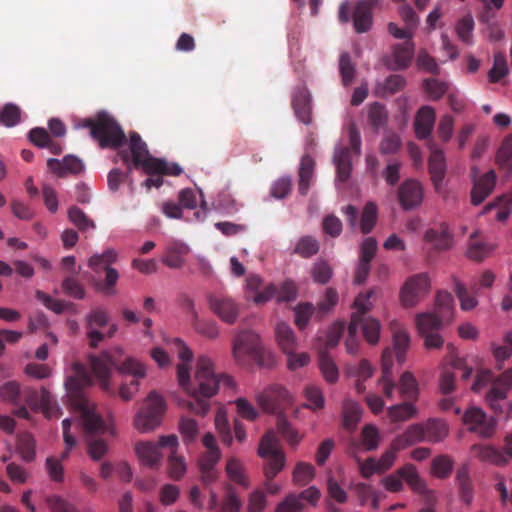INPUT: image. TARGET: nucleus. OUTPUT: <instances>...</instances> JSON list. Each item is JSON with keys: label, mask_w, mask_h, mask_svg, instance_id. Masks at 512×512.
Here are the masks:
<instances>
[{"label": "nucleus", "mask_w": 512, "mask_h": 512, "mask_svg": "<svg viewBox=\"0 0 512 512\" xmlns=\"http://www.w3.org/2000/svg\"><path fill=\"white\" fill-rule=\"evenodd\" d=\"M172 344L182 361L177 365L179 385L193 399L183 400L180 405L196 415L205 416L210 410V399L217 394L220 385L230 387L233 380L226 374L215 373L212 360L206 355H201L197 359L194 379L191 381L189 363L193 358L192 351L180 338H174Z\"/></svg>", "instance_id": "1"}, {"label": "nucleus", "mask_w": 512, "mask_h": 512, "mask_svg": "<svg viewBox=\"0 0 512 512\" xmlns=\"http://www.w3.org/2000/svg\"><path fill=\"white\" fill-rule=\"evenodd\" d=\"M72 371L73 374L65 380L67 396L72 408L79 413L88 455L94 461H99L108 451L107 443L99 437L106 433L113 434V432L97 413L96 405L84 393V389L93 383L92 375L87 367L80 362H75L72 365Z\"/></svg>", "instance_id": "2"}, {"label": "nucleus", "mask_w": 512, "mask_h": 512, "mask_svg": "<svg viewBox=\"0 0 512 512\" xmlns=\"http://www.w3.org/2000/svg\"><path fill=\"white\" fill-rule=\"evenodd\" d=\"M124 352L122 348L116 347L110 352H103L99 356H91L90 364L94 375L98 378L101 388L109 392V378L111 368L117 369L123 374L133 376L129 383H123L119 389V396L124 401H129L138 392L139 379L146 376V370L143 364L131 357L122 360Z\"/></svg>", "instance_id": "3"}, {"label": "nucleus", "mask_w": 512, "mask_h": 512, "mask_svg": "<svg viewBox=\"0 0 512 512\" xmlns=\"http://www.w3.org/2000/svg\"><path fill=\"white\" fill-rule=\"evenodd\" d=\"M393 333V348L387 347L382 353V375L379 379V385L386 398L392 399L396 384L392 379L393 354L399 363L405 361V355L410 345L408 333L400 327L397 322L391 323Z\"/></svg>", "instance_id": "4"}, {"label": "nucleus", "mask_w": 512, "mask_h": 512, "mask_svg": "<svg viewBox=\"0 0 512 512\" xmlns=\"http://www.w3.org/2000/svg\"><path fill=\"white\" fill-rule=\"evenodd\" d=\"M488 384L492 386L487 392L485 400L493 411L500 413L502 412L500 402L507 398L508 391L512 388V368L505 370L497 377L490 370H480L476 375L472 390L479 392Z\"/></svg>", "instance_id": "5"}, {"label": "nucleus", "mask_w": 512, "mask_h": 512, "mask_svg": "<svg viewBox=\"0 0 512 512\" xmlns=\"http://www.w3.org/2000/svg\"><path fill=\"white\" fill-rule=\"evenodd\" d=\"M79 126L90 128V135L98 141L101 148H119L126 142V136L120 125L107 113H99L96 118L84 119Z\"/></svg>", "instance_id": "6"}, {"label": "nucleus", "mask_w": 512, "mask_h": 512, "mask_svg": "<svg viewBox=\"0 0 512 512\" xmlns=\"http://www.w3.org/2000/svg\"><path fill=\"white\" fill-rule=\"evenodd\" d=\"M258 455L266 460L264 467L267 480L266 488L270 494H277L280 490V486L276 483H272V480L284 468L285 455L273 431H268L262 437L258 448Z\"/></svg>", "instance_id": "7"}, {"label": "nucleus", "mask_w": 512, "mask_h": 512, "mask_svg": "<svg viewBox=\"0 0 512 512\" xmlns=\"http://www.w3.org/2000/svg\"><path fill=\"white\" fill-rule=\"evenodd\" d=\"M117 252L112 249H106L101 254H94L89 258L88 266L95 272L105 271V278L95 283L97 291L106 296H114L117 294L116 285L119 280V272L112 268L111 265L117 260Z\"/></svg>", "instance_id": "8"}, {"label": "nucleus", "mask_w": 512, "mask_h": 512, "mask_svg": "<svg viewBox=\"0 0 512 512\" xmlns=\"http://www.w3.org/2000/svg\"><path fill=\"white\" fill-rule=\"evenodd\" d=\"M165 408L164 399L152 391L145 399L143 408L135 416L136 429L142 433L154 430L160 424Z\"/></svg>", "instance_id": "9"}, {"label": "nucleus", "mask_w": 512, "mask_h": 512, "mask_svg": "<svg viewBox=\"0 0 512 512\" xmlns=\"http://www.w3.org/2000/svg\"><path fill=\"white\" fill-rule=\"evenodd\" d=\"M403 481L417 493L424 494L427 491L425 481L419 476L416 467L410 463L384 477L381 483L387 491L395 493L403 489Z\"/></svg>", "instance_id": "10"}, {"label": "nucleus", "mask_w": 512, "mask_h": 512, "mask_svg": "<svg viewBox=\"0 0 512 512\" xmlns=\"http://www.w3.org/2000/svg\"><path fill=\"white\" fill-rule=\"evenodd\" d=\"M178 438L176 435L161 436L157 443L155 442H139L135 450L139 459L149 467L157 466L161 459V448L177 449Z\"/></svg>", "instance_id": "11"}, {"label": "nucleus", "mask_w": 512, "mask_h": 512, "mask_svg": "<svg viewBox=\"0 0 512 512\" xmlns=\"http://www.w3.org/2000/svg\"><path fill=\"white\" fill-rule=\"evenodd\" d=\"M129 150L130 154L127 151L121 153V158L127 165L128 172H131L132 166L137 169L142 168L145 172L147 170V163L155 159V157L149 154L146 143L137 132L130 134Z\"/></svg>", "instance_id": "12"}, {"label": "nucleus", "mask_w": 512, "mask_h": 512, "mask_svg": "<svg viewBox=\"0 0 512 512\" xmlns=\"http://www.w3.org/2000/svg\"><path fill=\"white\" fill-rule=\"evenodd\" d=\"M0 397L12 405L26 403L28 407H34L38 401V391L28 386L22 387L16 381H7L0 387Z\"/></svg>", "instance_id": "13"}, {"label": "nucleus", "mask_w": 512, "mask_h": 512, "mask_svg": "<svg viewBox=\"0 0 512 512\" xmlns=\"http://www.w3.org/2000/svg\"><path fill=\"white\" fill-rule=\"evenodd\" d=\"M109 323V314L106 309L96 307L86 314L84 319V326L86 336L91 348H97L99 343L105 339V334L99 330L107 326Z\"/></svg>", "instance_id": "14"}, {"label": "nucleus", "mask_w": 512, "mask_h": 512, "mask_svg": "<svg viewBox=\"0 0 512 512\" xmlns=\"http://www.w3.org/2000/svg\"><path fill=\"white\" fill-rule=\"evenodd\" d=\"M430 289V280L426 273L410 277L401 289V301L405 307L415 306Z\"/></svg>", "instance_id": "15"}, {"label": "nucleus", "mask_w": 512, "mask_h": 512, "mask_svg": "<svg viewBox=\"0 0 512 512\" xmlns=\"http://www.w3.org/2000/svg\"><path fill=\"white\" fill-rule=\"evenodd\" d=\"M463 423L469 431L483 438H489L494 434L497 422L494 417H487L482 409L471 407L464 413Z\"/></svg>", "instance_id": "16"}, {"label": "nucleus", "mask_w": 512, "mask_h": 512, "mask_svg": "<svg viewBox=\"0 0 512 512\" xmlns=\"http://www.w3.org/2000/svg\"><path fill=\"white\" fill-rule=\"evenodd\" d=\"M261 352L259 336L251 330H243L237 334L233 342V357L241 363L246 356L258 358Z\"/></svg>", "instance_id": "17"}, {"label": "nucleus", "mask_w": 512, "mask_h": 512, "mask_svg": "<svg viewBox=\"0 0 512 512\" xmlns=\"http://www.w3.org/2000/svg\"><path fill=\"white\" fill-rule=\"evenodd\" d=\"M210 310L221 321L232 325L237 321L240 312V305L230 296L210 294L208 296Z\"/></svg>", "instance_id": "18"}, {"label": "nucleus", "mask_w": 512, "mask_h": 512, "mask_svg": "<svg viewBox=\"0 0 512 512\" xmlns=\"http://www.w3.org/2000/svg\"><path fill=\"white\" fill-rule=\"evenodd\" d=\"M290 401L289 392L279 384L269 386L257 396L259 406L268 413H277Z\"/></svg>", "instance_id": "19"}, {"label": "nucleus", "mask_w": 512, "mask_h": 512, "mask_svg": "<svg viewBox=\"0 0 512 512\" xmlns=\"http://www.w3.org/2000/svg\"><path fill=\"white\" fill-rule=\"evenodd\" d=\"M397 198L403 210L416 209L423 202L424 188L418 180L407 179L398 187Z\"/></svg>", "instance_id": "20"}, {"label": "nucleus", "mask_w": 512, "mask_h": 512, "mask_svg": "<svg viewBox=\"0 0 512 512\" xmlns=\"http://www.w3.org/2000/svg\"><path fill=\"white\" fill-rule=\"evenodd\" d=\"M478 169L472 168L473 187L471 190V203L475 206L481 204L494 190L496 184V173L488 171L481 177H476Z\"/></svg>", "instance_id": "21"}, {"label": "nucleus", "mask_w": 512, "mask_h": 512, "mask_svg": "<svg viewBox=\"0 0 512 512\" xmlns=\"http://www.w3.org/2000/svg\"><path fill=\"white\" fill-rule=\"evenodd\" d=\"M415 52V44L412 40L398 43L392 46L391 56L386 58L385 64L388 69L401 71L408 68L412 62Z\"/></svg>", "instance_id": "22"}, {"label": "nucleus", "mask_w": 512, "mask_h": 512, "mask_svg": "<svg viewBox=\"0 0 512 512\" xmlns=\"http://www.w3.org/2000/svg\"><path fill=\"white\" fill-rule=\"evenodd\" d=\"M320 498V491L314 486L302 491L300 494H289L278 504L276 512H299L304 508L303 501L315 505Z\"/></svg>", "instance_id": "23"}, {"label": "nucleus", "mask_w": 512, "mask_h": 512, "mask_svg": "<svg viewBox=\"0 0 512 512\" xmlns=\"http://www.w3.org/2000/svg\"><path fill=\"white\" fill-rule=\"evenodd\" d=\"M292 107L296 117L308 125L312 122L311 95L306 87H297L292 95Z\"/></svg>", "instance_id": "24"}, {"label": "nucleus", "mask_w": 512, "mask_h": 512, "mask_svg": "<svg viewBox=\"0 0 512 512\" xmlns=\"http://www.w3.org/2000/svg\"><path fill=\"white\" fill-rule=\"evenodd\" d=\"M220 459V449L205 451L200 456L198 465L201 473V480L204 484L208 485L217 479L218 472L215 469V466Z\"/></svg>", "instance_id": "25"}, {"label": "nucleus", "mask_w": 512, "mask_h": 512, "mask_svg": "<svg viewBox=\"0 0 512 512\" xmlns=\"http://www.w3.org/2000/svg\"><path fill=\"white\" fill-rule=\"evenodd\" d=\"M435 110L431 106H422L414 121L415 134L418 139H426L431 135L435 123Z\"/></svg>", "instance_id": "26"}, {"label": "nucleus", "mask_w": 512, "mask_h": 512, "mask_svg": "<svg viewBox=\"0 0 512 512\" xmlns=\"http://www.w3.org/2000/svg\"><path fill=\"white\" fill-rule=\"evenodd\" d=\"M375 7L367 1L357 2L353 11V26L357 33H365L370 30Z\"/></svg>", "instance_id": "27"}, {"label": "nucleus", "mask_w": 512, "mask_h": 512, "mask_svg": "<svg viewBox=\"0 0 512 512\" xmlns=\"http://www.w3.org/2000/svg\"><path fill=\"white\" fill-rule=\"evenodd\" d=\"M47 166L59 177H64L67 173L79 174L84 169L83 162L72 155L65 156L62 162L51 158L47 161Z\"/></svg>", "instance_id": "28"}, {"label": "nucleus", "mask_w": 512, "mask_h": 512, "mask_svg": "<svg viewBox=\"0 0 512 512\" xmlns=\"http://www.w3.org/2000/svg\"><path fill=\"white\" fill-rule=\"evenodd\" d=\"M428 165L435 190L439 191L446 173V162L443 151L440 149L433 150L430 154Z\"/></svg>", "instance_id": "29"}, {"label": "nucleus", "mask_w": 512, "mask_h": 512, "mask_svg": "<svg viewBox=\"0 0 512 512\" xmlns=\"http://www.w3.org/2000/svg\"><path fill=\"white\" fill-rule=\"evenodd\" d=\"M362 412L363 410L357 402L346 399L342 405L343 428L349 432H353L361 420Z\"/></svg>", "instance_id": "30"}, {"label": "nucleus", "mask_w": 512, "mask_h": 512, "mask_svg": "<svg viewBox=\"0 0 512 512\" xmlns=\"http://www.w3.org/2000/svg\"><path fill=\"white\" fill-rule=\"evenodd\" d=\"M472 451L481 461L499 466L505 465L509 457L506 452L503 453L490 445L476 444L472 446Z\"/></svg>", "instance_id": "31"}, {"label": "nucleus", "mask_w": 512, "mask_h": 512, "mask_svg": "<svg viewBox=\"0 0 512 512\" xmlns=\"http://www.w3.org/2000/svg\"><path fill=\"white\" fill-rule=\"evenodd\" d=\"M333 161L336 165L337 180L346 182L352 172L351 152L348 147H340L335 150Z\"/></svg>", "instance_id": "32"}, {"label": "nucleus", "mask_w": 512, "mask_h": 512, "mask_svg": "<svg viewBox=\"0 0 512 512\" xmlns=\"http://www.w3.org/2000/svg\"><path fill=\"white\" fill-rule=\"evenodd\" d=\"M425 240L432 243L437 250H447L453 243L452 234L444 223L437 229L432 228L426 231Z\"/></svg>", "instance_id": "33"}, {"label": "nucleus", "mask_w": 512, "mask_h": 512, "mask_svg": "<svg viewBox=\"0 0 512 512\" xmlns=\"http://www.w3.org/2000/svg\"><path fill=\"white\" fill-rule=\"evenodd\" d=\"M314 168V159L310 155L305 154L301 158L299 168L298 190L301 195L305 196L308 193V190L313 180Z\"/></svg>", "instance_id": "34"}, {"label": "nucleus", "mask_w": 512, "mask_h": 512, "mask_svg": "<svg viewBox=\"0 0 512 512\" xmlns=\"http://www.w3.org/2000/svg\"><path fill=\"white\" fill-rule=\"evenodd\" d=\"M187 306L193 313V327L197 333L209 338L215 339L219 335L218 325L214 320H203L200 319L197 313L194 311V302L191 299H187Z\"/></svg>", "instance_id": "35"}, {"label": "nucleus", "mask_w": 512, "mask_h": 512, "mask_svg": "<svg viewBox=\"0 0 512 512\" xmlns=\"http://www.w3.org/2000/svg\"><path fill=\"white\" fill-rule=\"evenodd\" d=\"M446 320H442L435 312L421 313L416 316V326L420 334L438 332Z\"/></svg>", "instance_id": "36"}, {"label": "nucleus", "mask_w": 512, "mask_h": 512, "mask_svg": "<svg viewBox=\"0 0 512 512\" xmlns=\"http://www.w3.org/2000/svg\"><path fill=\"white\" fill-rule=\"evenodd\" d=\"M275 334L278 345L284 353H290L292 350H296V337L288 324L284 322L278 323L275 328Z\"/></svg>", "instance_id": "37"}, {"label": "nucleus", "mask_w": 512, "mask_h": 512, "mask_svg": "<svg viewBox=\"0 0 512 512\" xmlns=\"http://www.w3.org/2000/svg\"><path fill=\"white\" fill-rule=\"evenodd\" d=\"M33 410L41 409L47 418L59 417L61 415L60 409L56 404L51 393L44 387L38 391V399Z\"/></svg>", "instance_id": "38"}, {"label": "nucleus", "mask_w": 512, "mask_h": 512, "mask_svg": "<svg viewBox=\"0 0 512 512\" xmlns=\"http://www.w3.org/2000/svg\"><path fill=\"white\" fill-rule=\"evenodd\" d=\"M360 449V444L353 441L349 446V454L355 457L358 462L359 471L363 478L369 479L373 474H381L377 464V459L369 457L365 461H362L357 457V452Z\"/></svg>", "instance_id": "39"}, {"label": "nucleus", "mask_w": 512, "mask_h": 512, "mask_svg": "<svg viewBox=\"0 0 512 512\" xmlns=\"http://www.w3.org/2000/svg\"><path fill=\"white\" fill-rule=\"evenodd\" d=\"M453 297L449 292L439 291L435 299V313L442 317V320L451 322L454 315Z\"/></svg>", "instance_id": "40"}, {"label": "nucleus", "mask_w": 512, "mask_h": 512, "mask_svg": "<svg viewBox=\"0 0 512 512\" xmlns=\"http://www.w3.org/2000/svg\"><path fill=\"white\" fill-rule=\"evenodd\" d=\"M182 168L177 163H169L163 159L155 158L147 163L148 175L161 174L170 176H179L182 173Z\"/></svg>", "instance_id": "41"}, {"label": "nucleus", "mask_w": 512, "mask_h": 512, "mask_svg": "<svg viewBox=\"0 0 512 512\" xmlns=\"http://www.w3.org/2000/svg\"><path fill=\"white\" fill-rule=\"evenodd\" d=\"M427 442L442 441L448 435L446 423L440 419L431 418L423 422Z\"/></svg>", "instance_id": "42"}, {"label": "nucleus", "mask_w": 512, "mask_h": 512, "mask_svg": "<svg viewBox=\"0 0 512 512\" xmlns=\"http://www.w3.org/2000/svg\"><path fill=\"white\" fill-rule=\"evenodd\" d=\"M392 422H405L417 416V408L411 402H403L387 409Z\"/></svg>", "instance_id": "43"}, {"label": "nucleus", "mask_w": 512, "mask_h": 512, "mask_svg": "<svg viewBox=\"0 0 512 512\" xmlns=\"http://www.w3.org/2000/svg\"><path fill=\"white\" fill-rule=\"evenodd\" d=\"M188 252V247L184 244H174L168 247L162 258L163 264L172 269H179L184 265L183 255Z\"/></svg>", "instance_id": "44"}, {"label": "nucleus", "mask_w": 512, "mask_h": 512, "mask_svg": "<svg viewBox=\"0 0 512 512\" xmlns=\"http://www.w3.org/2000/svg\"><path fill=\"white\" fill-rule=\"evenodd\" d=\"M319 368L324 379L328 383H335L339 377L338 367L332 357L326 351H321L319 355Z\"/></svg>", "instance_id": "45"}, {"label": "nucleus", "mask_w": 512, "mask_h": 512, "mask_svg": "<svg viewBox=\"0 0 512 512\" xmlns=\"http://www.w3.org/2000/svg\"><path fill=\"white\" fill-rule=\"evenodd\" d=\"M512 207V197L509 195H501L495 201L488 203L483 210V214L491 211L494 208H498L496 219L498 221H505L510 213Z\"/></svg>", "instance_id": "46"}, {"label": "nucleus", "mask_w": 512, "mask_h": 512, "mask_svg": "<svg viewBox=\"0 0 512 512\" xmlns=\"http://www.w3.org/2000/svg\"><path fill=\"white\" fill-rule=\"evenodd\" d=\"M381 436L378 428L366 424L361 431V445L365 451H374L379 447Z\"/></svg>", "instance_id": "47"}, {"label": "nucleus", "mask_w": 512, "mask_h": 512, "mask_svg": "<svg viewBox=\"0 0 512 512\" xmlns=\"http://www.w3.org/2000/svg\"><path fill=\"white\" fill-rule=\"evenodd\" d=\"M226 473L229 479L236 484L247 488L249 486L248 478L241 462L236 458H230L227 461Z\"/></svg>", "instance_id": "48"}, {"label": "nucleus", "mask_w": 512, "mask_h": 512, "mask_svg": "<svg viewBox=\"0 0 512 512\" xmlns=\"http://www.w3.org/2000/svg\"><path fill=\"white\" fill-rule=\"evenodd\" d=\"M359 318L361 319L359 329L362 330L364 338L368 343L376 344L380 335L379 321L374 318L362 317V315H359Z\"/></svg>", "instance_id": "49"}, {"label": "nucleus", "mask_w": 512, "mask_h": 512, "mask_svg": "<svg viewBox=\"0 0 512 512\" xmlns=\"http://www.w3.org/2000/svg\"><path fill=\"white\" fill-rule=\"evenodd\" d=\"M320 244L317 239L312 236L301 237L294 248V253L302 258H311L319 252Z\"/></svg>", "instance_id": "50"}, {"label": "nucleus", "mask_w": 512, "mask_h": 512, "mask_svg": "<svg viewBox=\"0 0 512 512\" xmlns=\"http://www.w3.org/2000/svg\"><path fill=\"white\" fill-rule=\"evenodd\" d=\"M496 160L501 169L512 170V135L506 136L498 149Z\"/></svg>", "instance_id": "51"}, {"label": "nucleus", "mask_w": 512, "mask_h": 512, "mask_svg": "<svg viewBox=\"0 0 512 512\" xmlns=\"http://www.w3.org/2000/svg\"><path fill=\"white\" fill-rule=\"evenodd\" d=\"M456 479L459 484L460 498L465 504L469 505L473 500V489L467 468L459 469Z\"/></svg>", "instance_id": "52"}, {"label": "nucleus", "mask_w": 512, "mask_h": 512, "mask_svg": "<svg viewBox=\"0 0 512 512\" xmlns=\"http://www.w3.org/2000/svg\"><path fill=\"white\" fill-rule=\"evenodd\" d=\"M509 73L507 60L502 52L495 53L493 67L490 69L488 77L491 83L499 82Z\"/></svg>", "instance_id": "53"}, {"label": "nucleus", "mask_w": 512, "mask_h": 512, "mask_svg": "<svg viewBox=\"0 0 512 512\" xmlns=\"http://www.w3.org/2000/svg\"><path fill=\"white\" fill-rule=\"evenodd\" d=\"M304 396L308 402V404H306L307 408L314 411L324 408L325 399L321 389L318 386L314 384H308L304 388Z\"/></svg>", "instance_id": "54"}, {"label": "nucleus", "mask_w": 512, "mask_h": 512, "mask_svg": "<svg viewBox=\"0 0 512 512\" xmlns=\"http://www.w3.org/2000/svg\"><path fill=\"white\" fill-rule=\"evenodd\" d=\"M378 216V209L375 203L368 202L362 211L360 228L363 234H368L374 228Z\"/></svg>", "instance_id": "55"}, {"label": "nucleus", "mask_w": 512, "mask_h": 512, "mask_svg": "<svg viewBox=\"0 0 512 512\" xmlns=\"http://www.w3.org/2000/svg\"><path fill=\"white\" fill-rule=\"evenodd\" d=\"M333 275V269L325 260L316 261L311 268V277L315 283L326 284Z\"/></svg>", "instance_id": "56"}, {"label": "nucleus", "mask_w": 512, "mask_h": 512, "mask_svg": "<svg viewBox=\"0 0 512 512\" xmlns=\"http://www.w3.org/2000/svg\"><path fill=\"white\" fill-rule=\"evenodd\" d=\"M453 469V460L447 455H440L433 459L431 465L432 474L437 478H447Z\"/></svg>", "instance_id": "57"}, {"label": "nucleus", "mask_w": 512, "mask_h": 512, "mask_svg": "<svg viewBox=\"0 0 512 512\" xmlns=\"http://www.w3.org/2000/svg\"><path fill=\"white\" fill-rule=\"evenodd\" d=\"M400 392L408 400L416 399L418 395V383L414 375L406 371L400 378Z\"/></svg>", "instance_id": "58"}, {"label": "nucleus", "mask_w": 512, "mask_h": 512, "mask_svg": "<svg viewBox=\"0 0 512 512\" xmlns=\"http://www.w3.org/2000/svg\"><path fill=\"white\" fill-rule=\"evenodd\" d=\"M21 110L12 103L0 106V124L6 127H13L20 122Z\"/></svg>", "instance_id": "59"}, {"label": "nucleus", "mask_w": 512, "mask_h": 512, "mask_svg": "<svg viewBox=\"0 0 512 512\" xmlns=\"http://www.w3.org/2000/svg\"><path fill=\"white\" fill-rule=\"evenodd\" d=\"M179 430L185 444L193 443L199 434L197 421L188 417H182L180 419Z\"/></svg>", "instance_id": "60"}, {"label": "nucleus", "mask_w": 512, "mask_h": 512, "mask_svg": "<svg viewBox=\"0 0 512 512\" xmlns=\"http://www.w3.org/2000/svg\"><path fill=\"white\" fill-rule=\"evenodd\" d=\"M68 218L81 231L95 228L94 221L88 218V216L76 206H72L68 210Z\"/></svg>", "instance_id": "61"}, {"label": "nucleus", "mask_w": 512, "mask_h": 512, "mask_svg": "<svg viewBox=\"0 0 512 512\" xmlns=\"http://www.w3.org/2000/svg\"><path fill=\"white\" fill-rule=\"evenodd\" d=\"M168 472L174 480H180L186 472L185 460L176 454V449H171V454L168 457Z\"/></svg>", "instance_id": "62"}, {"label": "nucleus", "mask_w": 512, "mask_h": 512, "mask_svg": "<svg viewBox=\"0 0 512 512\" xmlns=\"http://www.w3.org/2000/svg\"><path fill=\"white\" fill-rule=\"evenodd\" d=\"M315 476V468L309 463L300 462L293 472V480L299 486L307 485Z\"/></svg>", "instance_id": "63"}, {"label": "nucleus", "mask_w": 512, "mask_h": 512, "mask_svg": "<svg viewBox=\"0 0 512 512\" xmlns=\"http://www.w3.org/2000/svg\"><path fill=\"white\" fill-rule=\"evenodd\" d=\"M369 123L375 129L383 127L388 119V113L384 105L375 102L371 104L368 113Z\"/></svg>", "instance_id": "64"}]
</instances>
